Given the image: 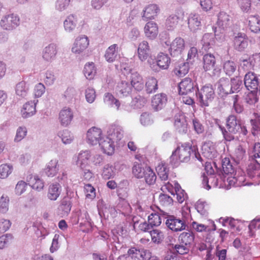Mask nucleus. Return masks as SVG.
Masks as SVG:
<instances>
[{
    "mask_svg": "<svg viewBox=\"0 0 260 260\" xmlns=\"http://www.w3.org/2000/svg\"><path fill=\"white\" fill-rule=\"evenodd\" d=\"M210 171H208L210 174L208 176H207L205 173L202 176V183L205 188L209 190L212 186H215L217 185V179L213 175L212 173L214 172L211 167H210Z\"/></svg>",
    "mask_w": 260,
    "mask_h": 260,
    "instance_id": "nucleus-24",
    "label": "nucleus"
},
{
    "mask_svg": "<svg viewBox=\"0 0 260 260\" xmlns=\"http://www.w3.org/2000/svg\"><path fill=\"white\" fill-rule=\"evenodd\" d=\"M132 88L134 87L138 91H141L144 87L143 77L137 72H134L131 75V84Z\"/></svg>",
    "mask_w": 260,
    "mask_h": 260,
    "instance_id": "nucleus-23",
    "label": "nucleus"
},
{
    "mask_svg": "<svg viewBox=\"0 0 260 260\" xmlns=\"http://www.w3.org/2000/svg\"><path fill=\"white\" fill-rule=\"evenodd\" d=\"M156 170L161 181H166L168 180L169 169L165 164H158Z\"/></svg>",
    "mask_w": 260,
    "mask_h": 260,
    "instance_id": "nucleus-43",
    "label": "nucleus"
},
{
    "mask_svg": "<svg viewBox=\"0 0 260 260\" xmlns=\"http://www.w3.org/2000/svg\"><path fill=\"white\" fill-rule=\"evenodd\" d=\"M196 96L202 107H208L215 97V90L210 84H206L198 89Z\"/></svg>",
    "mask_w": 260,
    "mask_h": 260,
    "instance_id": "nucleus-4",
    "label": "nucleus"
},
{
    "mask_svg": "<svg viewBox=\"0 0 260 260\" xmlns=\"http://www.w3.org/2000/svg\"><path fill=\"white\" fill-rule=\"evenodd\" d=\"M148 221L151 227L158 226L161 223V218L157 213H151L148 217Z\"/></svg>",
    "mask_w": 260,
    "mask_h": 260,
    "instance_id": "nucleus-56",
    "label": "nucleus"
},
{
    "mask_svg": "<svg viewBox=\"0 0 260 260\" xmlns=\"http://www.w3.org/2000/svg\"><path fill=\"white\" fill-rule=\"evenodd\" d=\"M157 65L161 69H167L171 63V59L168 54L159 53L156 58Z\"/></svg>",
    "mask_w": 260,
    "mask_h": 260,
    "instance_id": "nucleus-31",
    "label": "nucleus"
},
{
    "mask_svg": "<svg viewBox=\"0 0 260 260\" xmlns=\"http://www.w3.org/2000/svg\"><path fill=\"white\" fill-rule=\"evenodd\" d=\"M184 16V12L181 10H177L175 13L170 15L166 21V25L170 29L176 27L179 20H182Z\"/></svg>",
    "mask_w": 260,
    "mask_h": 260,
    "instance_id": "nucleus-14",
    "label": "nucleus"
},
{
    "mask_svg": "<svg viewBox=\"0 0 260 260\" xmlns=\"http://www.w3.org/2000/svg\"><path fill=\"white\" fill-rule=\"evenodd\" d=\"M242 85V81L239 77H236L231 80V92H234L239 91Z\"/></svg>",
    "mask_w": 260,
    "mask_h": 260,
    "instance_id": "nucleus-58",
    "label": "nucleus"
},
{
    "mask_svg": "<svg viewBox=\"0 0 260 260\" xmlns=\"http://www.w3.org/2000/svg\"><path fill=\"white\" fill-rule=\"evenodd\" d=\"M57 53V46L54 44H50L46 46L42 52V57L47 61H52Z\"/></svg>",
    "mask_w": 260,
    "mask_h": 260,
    "instance_id": "nucleus-19",
    "label": "nucleus"
},
{
    "mask_svg": "<svg viewBox=\"0 0 260 260\" xmlns=\"http://www.w3.org/2000/svg\"><path fill=\"white\" fill-rule=\"evenodd\" d=\"M27 88L26 83L21 81L18 83L16 86V93L17 95L24 98L27 95Z\"/></svg>",
    "mask_w": 260,
    "mask_h": 260,
    "instance_id": "nucleus-53",
    "label": "nucleus"
},
{
    "mask_svg": "<svg viewBox=\"0 0 260 260\" xmlns=\"http://www.w3.org/2000/svg\"><path fill=\"white\" fill-rule=\"evenodd\" d=\"M226 129L232 133H237L240 128V123L235 116L230 115L226 120Z\"/></svg>",
    "mask_w": 260,
    "mask_h": 260,
    "instance_id": "nucleus-26",
    "label": "nucleus"
},
{
    "mask_svg": "<svg viewBox=\"0 0 260 260\" xmlns=\"http://www.w3.org/2000/svg\"><path fill=\"white\" fill-rule=\"evenodd\" d=\"M78 18L77 17L74 15H69L64 21V27L66 30L68 31H71L76 26Z\"/></svg>",
    "mask_w": 260,
    "mask_h": 260,
    "instance_id": "nucleus-38",
    "label": "nucleus"
},
{
    "mask_svg": "<svg viewBox=\"0 0 260 260\" xmlns=\"http://www.w3.org/2000/svg\"><path fill=\"white\" fill-rule=\"evenodd\" d=\"M167 98L166 94L160 93L153 96L151 105L153 109L157 111L161 109L166 104Z\"/></svg>",
    "mask_w": 260,
    "mask_h": 260,
    "instance_id": "nucleus-21",
    "label": "nucleus"
},
{
    "mask_svg": "<svg viewBox=\"0 0 260 260\" xmlns=\"http://www.w3.org/2000/svg\"><path fill=\"white\" fill-rule=\"evenodd\" d=\"M191 158L202 161L198 146L189 142H185L178 144L172 152L170 159L172 164L177 165L180 162H187Z\"/></svg>",
    "mask_w": 260,
    "mask_h": 260,
    "instance_id": "nucleus-1",
    "label": "nucleus"
},
{
    "mask_svg": "<svg viewBox=\"0 0 260 260\" xmlns=\"http://www.w3.org/2000/svg\"><path fill=\"white\" fill-rule=\"evenodd\" d=\"M143 178H144L146 183L149 185L154 184L156 180L155 173L149 167H146Z\"/></svg>",
    "mask_w": 260,
    "mask_h": 260,
    "instance_id": "nucleus-42",
    "label": "nucleus"
},
{
    "mask_svg": "<svg viewBox=\"0 0 260 260\" xmlns=\"http://www.w3.org/2000/svg\"><path fill=\"white\" fill-rule=\"evenodd\" d=\"M176 130L180 134H185L187 132V123L183 115L176 117L174 122Z\"/></svg>",
    "mask_w": 260,
    "mask_h": 260,
    "instance_id": "nucleus-27",
    "label": "nucleus"
},
{
    "mask_svg": "<svg viewBox=\"0 0 260 260\" xmlns=\"http://www.w3.org/2000/svg\"><path fill=\"white\" fill-rule=\"evenodd\" d=\"M218 88L224 93L231 92V82L228 79L222 78L219 82Z\"/></svg>",
    "mask_w": 260,
    "mask_h": 260,
    "instance_id": "nucleus-50",
    "label": "nucleus"
},
{
    "mask_svg": "<svg viewBox=\"0 0 260 260\" xmlns=\"http://www.w3.org/2000/svg\"><path fill=\"white\" fill-rule=\"evenodd\" d=\"M257 90H250L248 92L245 98V101L249 105L255 104L258 101Z\"/></svg>",
    "mask_w": 260,
    "mask_h": 260,
    "instance_id": "nucleus-57",
    "label": "nucleus"
},
{
    "mask_svg": "<svg viewBox=\"0 0 260 260\" xmlns=\"http://www.w3.org/2000/svg\"><path fill=\"white\" fill-rule=\"evenodd\" d=\"M215 63V58L213 54H206L203 56V68L205 71L214 70Z\"/></svg>",
    "mask_w": 260,
    "mask_h": 260,
    "instance_id": "nucleus-29",
    "label": "nucleus"
},
{
    "mask_svg": "<svg viewBox=\"0 0 260 260\" xmlns=\"http://www.w3.org/2000/svg\"><path fill=\"white\" fill-rule=\"evenodd\" d=\"M250 123L252 126L251 133L254 136H257L260 132V118L251 119Z\"/></svg>",
    "mask_w": 260,
    "mask_h": 260,
    "instance_id": "nucleus-61",
    "label": "nucleus"
},
{
    "mask_svg": "<svg viewBox=\"0 0 260 260\" xmlns=\"http://www.w3.org/2000/svg\"><path fill=\"white\" fill-rule=\"evenodd\" d=\"M127 255L128 258L133 260H140V257H141L140 256V249L135 247H131L128 250Z\"/></svg>",
    "mask_w": 260,
    "mask_h": 260,
    "instance_id": "nucleus-59",
    "label": "nucleus"
},
{
    "mask_svg": "<svg viewBox=\"0 0 260 260\" xmlns=\"http://www.w3.org/2000/svg\"><path fill=\"white\" fill-rule=\"evenodd\" d=\"M61 193V188L59 184H51L48 188L47 192L48 198L52 201H55L59 197Z\"/></svg>",
    "mask_w": 260,
    "mask_h": 260,
    "instance_id": "nucleus-30",
    "label": "nucleus"
},
{
    "mask_svg": "<svg viewBox=\"0 0 260 260\" xmlns=\"http://www.w3.org/2000/svg\"><path fill=\"white\" fill-rule=\"evenodd\" d=\"M202 154L208 159H212L217 156L215 145L211 142H206L202 146Z\"/></svg>",
    "mask_w": 260,
    "mask_h": 260,
    "instance_id": "nucleus-17",
    "label": "nucleus"
},
{
    "mask_svg": "<svg viewBox=\"0 0 260 260\" xmlns=\"http://www.w3.org/2000/svg\"><path fill=\"white\" fill-rule=\"evenodd\" d=\"M222 167L224 173L227 175L234 173V168L229 157H224L222 160Z\"/></svg>",
    "mask_w": 260,
    "mask_h": 260,
    "instance_id": "nucleus-47",
    "label": "nucleus"
},
{
    "mask_svg": "<svg viewBox=\"0 0 260 260\" xmlns=\"http://www.w3.org/2000/svg\"><path fill=\"white\" fill-rule=\"evenodd\" d=\"M58 171V161L56 159L50 160L44 170L45 174L48 177L54 176Z\"/></svg>",
    "mask_w": 260,
    "mask_h": 260,
    "instance_id": "nucleus-34",
    "label": "nucleus"
},
{
    "mask_svg": "<svg viewBox=\"0 0 260 260\" xmlns=\"http://www.w3.org/2000/svg\"><path fill=\"white\" fill-rule=\"evenodd\" d=\"M28 184L34 189L40 190L44 188V183L38 176L30 175L27 179Z\"/></svg>",
    "mask_w": 260,
    "mask_h": 260,
    "instance_id": "nucleus-33",
    "label": "nucleus"
},
{
    "mask_svg": "<svg viewBox=\"0 0 260 260\" xmlns=\"http://www.w3.org/2000/svg\"><path fill=\"white\" fill-rule=\"evenodd\" d=\"M195 208L198 212L203 216H206L208 214L209 206L205 201L198 200L195 204Z\"/></svg>",
    "mask_w": 260,
    "mask_h": 260,
    "instance_id": "nucleus-41",
    "label": "nucleus"
},
{
    "mask_svg": "<svg viewBox=\"0 0 260 260\" xmlns=\"http://www.w3.org/2000/svg\"><path fill=\"white\" fill-rule=\"evenodd\" d=\"M167 226L172 231L177 232L184 230L186 225L184 221L174 216H170L168 217L166 222Z\"/></svg>",
    "mask_w": 260,
    "mask_h": 260,
    "instance_id": "nucleus-8",
    "label": "nucleus"
},
{
    "mask_svg": "<svg viewBox=\"0 0 260 260\" xmlns=\"http://www.w3.org/2000/svg\"><path fill=\"white\" fill-rule=\"evenodd\" d=\"M84 74L87 79H92L96 73V70L93 62L86 63L84 68Z\"/></svg>",
    "mask_w": 260,
    "mask_h": 260,
    "instance_id": "nucleus-39",
    "label": "nucleus"
},
{
    "mask_svg": "<svg viewBox=\"0 0 260 260\" xmlns=\"http://www.w3.org/2000/svg\"><path fill=\"white\" fill-rule=\"evenodd\" d=\"M249 164L247 169V174L250 177H253L256 172L260 170V164L256 159L249 158Z\"/></svg>",
    "mask_w": 260,
    "mask_h": 260,
    "instance_id": "nucleus-36",
    "label": "nucleus"
},
{
    "mask_svg": "<svg viewBox=\"0 0 260 260\" xmlns=\"http://www.w3.org/2000/svg\"><path fill=\"white\" fill-rule=\"evenodd\" d=\"M234 47L239 51H243L248 46V38L246 34L239 32L233 40Z\"/></svg>",
    "mask_w": 260,
    "mask_h": 260,
    "instance_id": "nucleus-13",
    "label": "nucleus"
},
{
    "mask_svg": "<svg viewBox=\"0 0 260 260\" xmlns=\"http://www.w3.org/2000/svg\"><path fill=\"white\" fill-rule=\"evenodd\" d=\"M89 41L88 37L83 35L77 37L73 44L72 51L75 53L80 54L88 46Z\"/></svg>",
    "mask_w": 260,
    "mask_h": 260,
    "instance_id": "nucleus-9",
    "label": "nucleus"
},
{
    "mask_svg": "<svg viewBox=\"0 0 260 260\" xmlns=\"http://www.w3.org/2000/svg\"><path fill=\"white\" fill-rule=\"evenodd\" d=\"M201 17L196 13H191L188 18V25L189 28L192 31L199 29L201 25Z\"/></svg>",
    "mask_w": 260,
    "mask_h": 260,
    "instance_id": "nucleus-28",
    "label": "nucleus"
},
{
    "mask_svg": "<svg viewBox=\"0 0 260 260\" xmlns=\"http://www.w3.org/2000/svg\"><path fill=\"white\" fill-rule=\"evenodd\" d=\"M104 101L105 103L112 106L115 105L117 110H118L120 107V102L117 99H115L110 93L108 92L105 94Z\"/></svg>",
    "mask_w": 260,
    "mask_h": 260,
    "instance_id": "nucleus-51",
    "label": "nucleus"
},
{
    "mask_svg": "<svg viewBox=\"0 0 260 260\" xmlns=\"http://www.w3.org/2000/svg\"><path fill=\"white\" fill-rule=\"evenodd\" d=\"M193 83L190 78H185L178 84L179 93L187 94L193 89Z\"/></svg>",
    "mask_w": 260,
    "mask_h": 260,
    "instance_id": "nucleus-20",
    "label": "nucleus"
},
{
    "mask_svg": "<svg viewBox=\"0 0 260 260\" xmlns=\"http://www.w3.org/2000/svg\"><path fill=\"white\" fill-rule=\"evenodd\" d=\"M258 80L256 75L251 72H248L244 77V84L248 90H257Z\"/></svg>",
    "mask_w": 260,
    "mask_h": 260,
    "instance_id": "nucleus-11",
    "label": "nucleus"
},
{
    "mask_svg": "<svg viewBox=\"0 0 260 260\" xmlns=\"http://www.w3.org/2000/svg\"><path fill=\"white\" fill-rule=\"evenodd\" d=\"M103 137L101 129L95 126L92 127L87 132V142L92 145L98 144Z\"/></svg>",
    "mask_w": 260,
    "mask_h": 260,
    "instance_id": "nucleus-6",
    "label": "nucleus"
},
{
    "mask_svg": "<svg viewBox=\"0 0 260 260\" xmlns=\"http://www.w3.org/2000/svg\"><path fill=\"white\" fill-rule=\"evenodd\" d=\"M160 204L162 206H168L173 203L172 199L168 195L160 194L158 198Z\"/></svg>",
    "mask_w": 260,
    "mask_h": 260,
    "instance_id": "nucleus-64",
    "label": "nucleus"
},
{
    "mask_svg": "<svg viewBox=\"0 0 260 260\" xmlns=\"http://www.w3.org/2000/svg\"><path fill=\"white\" fill-rule=\"evenodd\" d=\"M119 51V47L117 44H114L110 45L106 50L105 58L109 62H113L117 58Z\"/></svg>",
    "mask_w": 260,
    "mask_h": 260,
    "instance_id": "nucleus-25",
    "label": "nucleus"
},
{
    "mask_svg": "<svg viewBox=\"0 0 260 260\" xmlns=\"http://www.w3.org/2000/svg\"><path fill=\"white\" fill-rule=\"evenodd\" d=\"M217 23L219 27L226 28L231 23L230 16L223 12L219 13Z\"/></svg>",
    "mask_w": 260,
    "mask_h": 260,
    "instance_id": "nucleus-40",
    "label": "nucleus"
},
{
    "mask_svg": "<svg viewBox=\"0 0 260 260\" xmlns=\"http://www.w3.org/2000/svg\"><path fill=\"white\" fill-rule=\"evenodd\" d=\"M160 8L155 4H149L143 10L142 18L144 21L154 19L159 13Z\"/></svg>",
    "mask_w": 260,
    "mask_h": 260,
    "instance_id": "nucleus-5",
    "label": "nucleus"
},
{
    "mask_svg": "<svg viewBox=\"0 0 260 260\" xmlns=\"http://www.w3.org/2000/svg\"><path fill=\"white\" fill-rule=\"evenodd\" d=\"M84 192L86 198L89 199H93L95 197V188L90 184H86L84 185Z\"/></svg>",
    "mask_w": 260,
    "mask_h": 260,
    "instance_id": "nucleus-60",
    "label": "nucleus"
},
{
    "mask_svg": "<svg viewBox=\"0 0 260 260\" xmlns=\"http://www.w3.org/2000/svg\"><path fill=\"white\" fill-rule=\"evenodd\" d=\"M72 208L71 201L69 197H65L61 201L59 210H61V214L63 215H68Z\"/></svg>",
    "mask_w": 260,
    "mask_h": 260,
    "instance_id": "nucleus-46",
    "label": "nucleus"
},
{
    "mask_svg": "<svg viewBox=\"0 0 260 260\" xmlns=\"http://www.w3.org/2000/svg\"><path fill=\"white\" fill-rule=\"evenodd\" d=\"M236 70L235 63L231 60L226 61L223 64V70L229 76L232 75Z\"/></svg>",
    "mask_w": 260,
    "mask_h": 260,
    "instance_id": "nucleus-55",
    "label": "nucleus"
},
{
    "mask_svg": "<svg viewBox=\"0 0 260 260\" xmlns=\"http://www.w3.org/2000/svg\"><path fill=\"white\" fill-rule=\"evenodd\" d=\"M9 198L2 196L0 200V212L6 213L9 209Z\"/></svg>",
    "mask_w": 260,
    "mask_h": 260,
    "instance_id": "nucleus-62",
    "label": "nucleus"
},
{
    "mask_svg": "<svg viewBox=\"0 0 260 260\" xmlns=\"http://www.w3.org/2000/svg\"><path fill=\"white\" fill-rule=\"evenodd\" d=\"M13 166L8 164L0 166V178L5 179L11 174L13 171Z\"/></svg>",
    "mask_w": 260,
    "mask_h": 260,
    "instance_id": "nucleus-52",
    "label": "nucleus"
},
{
    "mask_svg": "<svg viewBox=\"0 0 260 260\" xmlns=\"http://www.w3.org/2000/svg\"><path fill=\"white\" fill-rule=\"evenodd\" d=\"M109 136L103 137L98 143L102 149V151L107 155H112L115 151V145L114 140V137L116 136V140H120L122 134L119 128H115L113 129V133L110 135Z\"/></svg>",
    "mask_w": 260,
    "mask_h": 260,
    "instance_id": "nucleus-3",
    "label": "nucleus"
},
{
    "mask_svg": "<svg viewBox=\"0 0 260 260\" xmlns=\"http://www.w3.org/2000/svg\"><path fill=\"white\" fill-rule=\"evenodd\" d=\"M150 52V48L147 41L143 40L139 44L137 53L139 58L141 61L145 60L149 57Z\"/></svg>",
    "mask_w": 260,
    "mask_h": 260,
    "instance_id": "nucleus-15",
    "label": "nucleus"
},
{
    "mask_svg": "<svg viewBox=\"0 0 260 260\" xmlns=\"http://www.w3.org/2000/svg\"><path fill=\"white\" fill-rule=\"evenodd\" d=\"M38 100L25 103L21 111V115L23 118H28L34 115L36 112V107Z\"/></svg>",
    "mask_w": 260,
    "mask_h": 260,
    "instance_id": "nucleus-22",
    "label": "nucleus"
},
{
    "mask_svg": "<svg viewBox=\"0 0 260 260\" xmlns=\"http://www.w3.org/2000/svg\"><path fill=\"white\" fill-rule=\"evenodd\" d=\"M73 114L71 109L68 107L63 108L59 112V120L62 126H67L71 122Z\"/></svg>",
    "mask_w": 260,
    "mask_h": 260,
    "instance_id": "nucleus-18",
    "label": "nucleus"
},
{
    "mask_svg": "<svg viewBox=\"0 0 260 260\" xmlns=\"http://www.w3.org/2000/svg\"><path fill=\"white\" fill-rule=\"evenodd\" d=\"M151 240L155 243L161 242L164 239V233L159 230L155 229L150 231Z\"/></svg>",
    "mask_w": 260,
    "mask_h": 260,
    "instance_id": "nucleus-49",
    "label": "nucleus"
},
{
    "mask_svg": "<svg viewBox=\"0 0 260 260\" xmlns=\"http://www.w3.org/2000/svg\"><path fill=\"white\" fill-rule=\"evenodd\" d=\"M146 167H143L141 164L135 162L132 168V173L134 176L138 179L144 177Z\"/></svg>",
    "mask_w": 260,
    "mask_h": 260,
    "instance_id": "nucleus-44",
    "label": "nucleus"
},
{
    "mask_svg": "<svg viewBox=\"0 0 260 260\" xmlns=\"http://www.w3.org/2000/svg\"><path fill=\"white\" fill-rule=\"evenodd\" d=\"M194 236L192 232L188 231L183 232L179 237V240L181 244L186 246L190 245L194 241Z\"/></svg>",
    "mask_w": 260,
    "mask_h": 260,
    "instance_id": "nucleus-37",
    "label": "nucleus"
},
{
    "mask_svg": "<svg viewBox=\"0 0 260 260\" xmlns=\"http://www.w3.org/2000/svg\"><path fill=\"white\" fill-rule=\"evenodd\" d=\"M102 156L99 154H92L89 151L80 152L78 156L77 163L81 169L92 168L102 163Z\"/></svg>",
    "mask_w": 260,
    "mask_h": 260,
    "instance_id": "nucleus-2",
    "label": "nucleus"
},
{
    "mask_svg": "<svg viewBox=\"0 0 260 260\" xmlns=\"http://www.w3.org/2000/svg\"><path fill=\"white\" fill-rule=\"evenodd\" d=\"M185 48V42L181 38H176L171 43L170 52L171 55L176 56L180 54Z\"/></svg>",
    "mask_w": 260,
    "mask_h": 260,
    "instance_id": "nucleus-12",
    "label": "nucleus"
},
{
    "mask_svg": "<svg viewBox=\"0 0 260 260\" xmlns=\"http://www.w3.org/2000/svg\"><path fill=\"white\" fill-rule=\"evenodd\" d=\"M248 27L251 32L257 33L260 31V19L257 15L248 17Z\"/></svg>",
    "mask_w": 260,
    "mask_h": 260,
    "instance_id": "nucleus-32",
    "label": "nucleus"
},
{
    "mask_svg": "<svg viewBox=\"0 0 260 260\" xmlns=\"http://www.w3.org/2000/svg\"><path fill=\"white\" fill-rule=\"evenodd\" d=\"M13 237L11 234H6L0 237V249H3L11 244Z\"/></svg>",
    "mask_w": 260,
    "mask_h": 260,
    "instance_id": "nucleus-54",
    "label": "nucleus"
},
{
    "mask_svg": "<svg viewBox=\"0 0 260 260\" xmlns=\"http://www.w3.org/2000/svg\"><path fill=\"white\" fill-rule=\"evenodd\" d=\"M189 71L188 62H184L177 66L174 69V74L178 77H183L188 73Z\"/></svg>",
    "mask_w": 260,
    "mask_h": 260,
    "instance_id": "nucleus-45",
    "label": "nucleus"
},
{
    "mask_svg": "<svg viewBox=\"0 0 260 260\" xmlns=\"http://www.w3.org/2000/svg\"><path fill=\"white\" fill-rule=\"evenodd\" d=\"M228 176L227 177H225V178H226L228 185L230 186L240 185L244 180V177L243 176L236 177L235 176H233V174L228 175Z\"/></svg>",
    "mask_w": 260,
    "mask_h": 260,
    "instance_id": "nucleus-48",
    "label": "nucleus"
},
{
    "mask_svg": "<svg viewBox=\"0 0 260 260\" xmlns=\"http://www.w3.org/2000/svg\"><path fill=\"white\" fill-rule=\"evenodd\" d=\"M144 29L145 36L150 40L156 38L158 34L157 24L153 21L148 22L145 24Z\"/></svg>",
    "mask_w": 260,
    "mask_h": 260,
    "instance_id": "nucleus-16",
    "label": "nucleus"
},
{
    "mask_svg": "<svg viewBox=\"0 0 260 260\" xmlns=\"http://www.w3.org/2000/svg\"><path fill=\"white\" fill-rule=\"evenodd\" d=\"M158 81L156 78L151 77L147 78L145 83V90L147 93L155 92L158 89Z\"/></svg>",
    "mask_w": 260,
    "mask_h": 260,
    "instance_id": "nucleus-35",
    "label": "nucleus"
},
{
    "mask_svg": "<svg viewBox=\"0 0 260 260\" xmlns=\"http://www.w3.org/2000/svg\"><path fill=\"white\" fill-rule=\"evenodd\" d=\"M19 24V17L13 14L5 16L1 21V25L4 29L11 30Z\"/></svg>",
    "mask_w": 260,
    "mask_h": 260,
    "instance_id": "nucleus-7",
    "label": "nucleus"
},
{
    "mask_svg": "<svg viewBox=\"0 0 260 260\" xmlns=\"http://www.w3.org/2000/svg\"><path fill=\"white\" fill-rule=\"evenodd\" d=\"M59 136L61 138L62 142L65 144H70L73 141V136L70 132L67 130L59 133Z\"/></svg>",
    "mask_w": 260,
    "mask_h": 260,
    "instance_id": "nucleus-63",
    "label": "nucleus"
},
{
    "mask_svg": "<svg viewBox=\"0 0 260 260\" xmlns=\"http://www.w3.org/2000/svg\"><path fill=\"white\" fill-rule=\"evenodd\" d=\"M132 91V86L128 81L121 80L117 83L115 93L118 97H126L131 94Z\"/></svg>",
    "mask_w": 260,
    "mask_h": 260,
    "instance_id": "nucleus-10",
    "label": "nucleus"
}]
</instances>
